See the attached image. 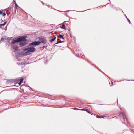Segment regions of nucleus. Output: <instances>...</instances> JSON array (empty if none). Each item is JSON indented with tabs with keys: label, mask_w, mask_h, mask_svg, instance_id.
<instances>
[{
	"label": "nucleus",
	"mask_w": 134,
	"mask_h": 134,
	"mask_svg": "<svg viewBox=\"0 0 134 134\" xmlns=\"http://www.w3.org/2000/svg\"><path fill=\"white\" fill-rule=\"evenodd\" d=\"M41 42L40 41H35L31 43L30 45L36 46L39 45Z\"/></svg>",
	"instance_id": "nucleus-5"
},
{
	"label": "nucleus",
	"mask_w": 134,
	"mask_h": 134,
	"mask_svg": "<svg viewBox=\"0 0 134 134\" xmlns=\"http://www.w3.org/2000/svg\"><path fill=\"white\" fill-rule=\"evenodd\" d=\"M17 84H16L15 85H16V86H18V85H16Z\"/></svg>",
	"instance_id": "nucleus-21"
},
{
	"label": "nucleus",
	"mask_w": 134,
	"mask_h": 134,
	"mask_svg": "<svg viewBox=\"0 0 134 134\" xmlns=\"http://www.w3.org/2000/svg\"><path fill=\"white\" fill-rule=\"evenodd\" d=\"M96 117L98 118H104V116H99L98 115H96Z\"/></svg>",
	"instance_id": "nucleus-7"
},
{
	"label": "nucleus",
	"mask_w": 134,
	"mask_h": 134,
	"mask_svg": "<svg viewBox=\"0 0 134 134\" xmlns=\"http://www.w3.org/2000/svg\"><path fill=\"white\" fill-rule=\"evenodd\" d=\"M13 2H14V3L15 4V3H16L15 1V0H13Z\"/></svg>",
	"instance_id": "nucleus-20"
},
{
	"label": "nucleus",
	"mask_w": 134,
	"mask_h": 134,
	"mask_svg": "<svg viewBox=\"0 0 134 134\" xmlns=\"http://www.w3.org/2000/svg\"><path fill=\"white\" fill-rule=\"evenodd\" d=\"M26 41L27 40L26 39V37L24 36H23L12 41L11 43V44L16 43L18 44V42H20L19 43V45L21 47H23L26 45Z\"/></svg>",
	"instance_id": "nucleus-1"
},
{
	"label": "nucleus",
	"mask_w": 134,
	"mask_h": 134,
	"mask_svg": "<svg viewBox=\"0 0 134 134\" xmlns=\"http://www.w3.org/2000/svg\"><path fill=\"white\" fill-rule=\"evenodd\" d=\"M56 38V37H55L54 38L52 39L51 40L50 42H52L53 41H54L55 40Z\"/></svg>",
	"instance_id": "nucleus-12"
},
{
	"label": "nucleus",
	"mask_w": 134,
	"mask_h": 134,
	"mask_svg": "<svg viewBox=\"0 0 134 134\" xmlns=\"http://www.w3.org/2000/svg\"><path fill=\"white\" fill-rule=\"evenodd\" d=\"M2 14L3 16H4L6 15V14L5 13H2Z\"/></svg>",
	"instance_id": "nucleus-16"
},
{
	"label": "nucleus",
	"mask_w": 134,
	"mask_h": 134,
	"mask_svg": "<svg viewBox=\"0 0 134 134\" xmlns=\"http://www.w3.org/2000/svg\"><path fill=\"white\" fill-rule=\"evenodd\" d=\"M116 118V117H112L111 118H109V119H112L113 118Z\"/></svg>",
	"instance_id": "nucleus-18"
},
{
	"label": "nucleus",
	"mask_w": 134,
	"mask_h": 134,
	"mask_svg": "<svg viewBox=\"0 0 134 134\" xmlns=\"http://www.w3.org/2000/svg\"><path fill=\"white\" fill-rule=\"evenodd\" d=\"M12 44L11 48L15 51H17L18 49V47L16 44Z\"/></svg>",
	"instance_id": "nucleus-3"
},
{
	"label": "nucleus",
	"mask_w": 134,
	"mask_h": 134,
	"mask_svg": "<svg viewBox=\"0 0 134 134\" xmlns=\"http://www.w3.org/2000/svg\"><path fill=\"white\" fill-rule=\"evenodd\" d=\"M39 39L41 41V42L42 43L45 44L46 43V39L45 37H41Z\"/></svg>",
	"instance_id": "nucleus-4"
},
{
	"label": "nucleus",
	"mask_w": 134,
	"mask_h": 134,
	"mask_svg": "<svg viewBox=\"0 0 134 134\" xmlns=\"http://www.w3.org/2000/svg\"><path fill=\"white\" fill-rule=\"evenodd\" d=\"M11 9V7L10 6H9V7H8V9H9V10H10V9Z\"/></svg>",
	"instance_id": "nucleus-19"
},
{
	"label": "nucleus",
	"mask_w": 134,
	"mask_h": 134,
	"mask_svg": "<svg viewBox=\"0 0 134 134\" xmlns=\"http://www.w3.org/2000/svg\"><path fill=\"white\" fill-rule=\"evenodd\" d=\"M61 28H62L64 29L65 30H66V26H65V25H63Z\"/></svg>",
	"instance_id": "nucleus-9"
},
{
	"label": "nucleus",
	"mask_w": 134,
	"mask_h": 134,
	"mask_svg": "<svg viewBox=\"0 0 134 134\" xmlns=\"http://www.w3.org/2000/svg\"><path fill=\"white\" fill-rule=\"evenodd\" d=\"M35 48L33 46H29L28 47L25 49L24 50L25 51H27L25 52L24 54L25 55H27L29 54V52H34L35 51Z\"/></svg>",
	"instance_id": "nucleus-2"
},
{
	"label": "nucleus",
	"mask_w": 134,
	"mask_h": 134,
	"mask_svg": "<svg viewBox=\"0 0 134 134\" xmlns=\"http://www.w3.org/2000/svg\"><path fill=\"white\" fill-rule=\"evenodd\" d=\"M24 77H21L20 79H19V80H20V81L18 83V85H20L21 84L23 81L24 80Z\"/></svg>",
	"instance_id": "nucleus-6"
},
{
	"label": "nucleus",
	"mask_w": 134,
	"mask_h": 134,
	"mask_svg": "<svg viewBox=\"0 0 134 134\" xmlns=\"http://www.w3.org/2000/svg\"><path fill=\"white\" fill-rule=\"evenodd\" d=\"M58 36L60 37V38H62V39H63V35H58Z\"/></svg>",
	"instance_id": "nucleus-10"
},
{
	"label": "nucleus",
	"mask_w": 134,
	"mask_h": 134,
	"mask_svg": "<svg viewBox=\"0 0 134 134\" xmlns=\"http://www.w3.org/2000/svg\"><path fill=\"white\" fill-rule=\"evenodd\" d=\"M129 21H130L129 20Z\"/></svg>",
	"instance_id": "nucleus-23"
},
{
	"label": "nucleus",
	"mask_w": 134,
	"mask_h": 134,
	"mask_svg": "<svg viewBox=\"0 0 134 134\" xmlns=\"http://www.w3.org/2000/svg\"><path fill=\"white\" fill-rule=\"evenodd\" d=\"M15 7H16V9H17V7H18L17 4L16 3H15Z\"/></svg>",
	"instance_id": "nucleus-15"
},
{
	"label": "nucleus",
	"mask_w": 134,
	"mask_h": 134,
	"mask_svg": "<svg viewBox=\"0 0 134 134\" xmlns=\"http://www.w3.org/2000/svg\"><path fill=\"white\" fill-rule=\"evenodd\" d=\"M57 43H57L56 44H57Z\"/></svg>",
	"instance_id": "nucleus-22"
},
{
	"label": "nucleus",
	"mask_w": 134,
	"mask_h": 134,
	"mask_svg": "<svg viewBox=\"0 0 134 134\" xmlns=\"http://www.w3.org/2000/svg\"><path fill=\"white\" fill-rule=\"evenodd\" d=\"M6 23V22H5L3 24H0V26H4L5 25Z\"/></svg>",
	"instance_id": "nucleus-11"
},
{
	"label": "nucleus",
	"mask_w": 134,
	"mask_h": 134,
	"mask_svg": "<svg viewBox=\"0 0 134 134\" xmlns=\"http://www.w3.org/2000/svg\"><path fill=\"white\" fill-rule=\"evenodd\" d=\"M2 13H3L0 10V14H2Z\"/></svg>",
	"instance_id": "nucleus-17"
},
{
	"label": "nucleus",
	"mask_w": 134,
	"mask_h": 134,
	"mask_svg": "<svg viewBox=\"0 0 134 134\" xmlns=\"http://www.w3.org/2000/svg\"><path fill=\"white\" fill-rule=\"evenodd\" d=\"M6 40V39L5 38H2L1 39V41H4L5 40Z\"/></svg>",
	"instance_id": "nucleus-14"
},
{
	"label": "nucleus",
	"mask_w": 134,
	"mask_h": 134,
	"mask_svg": "<svg viewBox=\"0 0 134 134\" xmlns=\"http://www.w3.org/2000/svg\"><path fill=\"white\" fill-rule=\"evenodd\" d=\"M120 114H121L122 115H123V116H125V113H124L123 112H121V113H120Z\"/></svg>",
	"instance_id": "nucleus-13"
},
{
	"label": "nucleus",
	"mask_w": 134,
	"mask_h": 134,
	"mask_svg": "<svg viewBox=\"0 0 134 134\" xmlns=\"http://www.w3.org/2000/svg\"><path fill=\"white\" fill-rule=\"evenodd\" d=\"M81 110L83 111H86L88 112L89 113H90V112L88 111V110L87 109H81Z\"/></svg>",
	"instance_id": "nucleus-8"
}]
</instances>
